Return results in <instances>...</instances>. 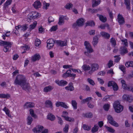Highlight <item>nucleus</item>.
I'll return each instance as SVG.
<instances>
[{"label":"nucleus","mask_w":133,"mask_h":133,"mask_svg":"<svg viewBox=\"0 0 133 133\" xmlns=\"http://www.w3.org/2000/svg\"><path fill=\"white\" fill-rule=\"evenodd\" d=\"M14 84L20 85L23 89L25 90H29L30 87L26 79L24 76L21 75H17L14 81Z\"/></svg>","instance_id":"nucleus-1"},{"label":"nucleus","mask_w":133,"mask_h":133,"mask_svg":"<svg viewBox=\"0 0 133 133\" xmlns=\"http://www.w3.org/2000/svg\"><path fill=\"white\" fill-rule=\"evenodd\" d=\"M12 44V42L0 40V45L4 47L3 50L5 52L9 51V48H11Z\"/></svg>","instance_id":"nucleus-2"},{"label":"nucleus","mask_w":133,"mask_h":133,"mask_svg":"<svg viewBox=\"0 0 133 133\" xmlns=\"http://www.w3.org/2000/svg\"><path fill=\"white\" fill-rule=\"evenodd\" d=\"M113 106L116 112L117 113L121 112L123 110V106L120 104L119 102L118 101H115L113 104Z\"/></svg>","instance_id":"nucleus-3"},{"label":"nucleus","mask_w":133,"mask_h":133,"mask_svg":"<svg viewBox=\"0 0 133 133\" xmlns=\"http://www.w3.org/2000/svg\"><path fill=\"white\" fill-rule=\"evenodd\" d=\"M84 45L85 48L87 50V51H85L84 54L87 56H89V54H90L93 51L90 44L88 42L85 41L84 42Z\"/></svg>","instance_id":"nucleus-4"},{"label":"nucleus","mask_w":133,"mask_h":133,"mask_svg":"<svg viewBox=\"0 0 133 133\" xmlns=\"http://www.w3.org/2000/svg\"><path fill=\"white\" fill-rule=\"evenodd\" d=\"M107 119L111 125L116 127H119L118 124L114 120L111 116L108 115V116Z\"/></svg>","instance_id":"nucleus-5"},{"label":"nucleus","mask_w":133,"mask_h":133,"mask_svg":"<svg viewBox=\"0 0 133 133\" xmlns=\"http://www.w3.org/2000/svg\"><path fill=\"white\" fill-rule=\"evenodd\" d=\"M56 43V41H55L52 39H50L47 41V47L49 49H51L54 46V44Z\"/></svg>","instance_id":"nucleus-6"},{"label":"nucleus","mask_w":133,"mask_h":133,"mask_svg":"<svg viewBox=\"0 0 133 133\" xmlns=\"http://www.w3.org/2000/svg\"><path fill=\"white\" fill-rule=\"evenodd\" d=\"M123 99L129 102H131L133 101V97L131 95L124 94L122 97Z\"/></svg>","instance_id":"nucleus-7"},{"label":"nucleus","mask_w":133,"mask_h":133,"mask_svg":"<svg viewBox=\"0 0 133 133\" xmlns=\"http://www.w3.org/2000/svg\"><path fill=\"white\" fill-rule=\"evenodd\" d=\"M29 17L32 19H35L40 16V14L37 12H32L30 13L28 15Z\"/></svg>","instance_id":"nucleus-8"},{"label":"nucleus","mask_w":133,"mask_h":133,"mask_svg":"<svg viewBox=\"0 0 133 133\" xmlns=\"http://www.w3.org/2000/svg\"><path fill=\"white\" fill-rule=\"evenodd\" d=\"M55 105L57 107L61 106L65 109L68 108V107L65 104V103L59 101L56 102L55 103Z\"/></svg>","instance_id":"nucleus-9"},{"label":"nucleus","mask_w":133,"mask_h":133,"mask_svg":"<svg viewBox=\"0 0 133 133\" xmlns=\"http://www.w3.org/2000/svg\"><path fill=\"white\" fill-rule=\"evenodd\" d=\"M117 19L118 22L120 25H122L124 23L125 21L124 18L120 14H119L118 15Z\"/></svg>","instance_id":"nucleus-10"},{"label":"nucleus","mask_w":133,"mask_h":133,"mask_svg":"<svg viewBox=\"0 0 133 133\" xmlns=\"http://www.w3.org/2000/svg\"><path fill=\"white\" fill-rule=\"evenodd\" d=\"M55 82L58 85L60 86H63L67 84L68 83L65 81L61 80L59 81L58 80H56Z\"/></svg>","instance_id":"nucleus-11"},{"label":"nucleus","mask_w":133,"mask_h":133,"mask_svg":"<svg viewBox=\"0 0 133 133\" xmlns=\"http://www.w3.org/2000/svg\"><path fill=\"white\" fill-rule=\"evenodd\" d=\"M43 127L41 125H38L34 128L32 130L35 133L39 132L42 131L43 129Z\"/></svg>","instance_id":"nucleus-12"},{"label":"nucleus","mask_w":133,"mask_h":133,"mask_svg":"<svg viewBox=\"0 0 133 133\" xmlns=\"http://www.w3.org/2000/svg\"><path fill=\"white\" fill-rule=\"evenodd\" d=\"M120 54L123 55H124L125 54L128 52L127 48L125 46L121 47L119 50Z\"/></svg>","instance_id":"nucleus-13"},{"label":"nucleus","mask_w":133,"mask_h":133,"mask_svg":"<svg viewBox=\"0 0 133 133\" xmlns=\"http://www.w3.org/2000/svg\"><path fill=\"white\" fill-rule=\"evenodd\" d=\"M84 22V19L83 18H81L76 21V23L77 24L78 26H82L83 25Z\"/></svg>","instance_id":"nucleus-14"},{"label":"nucleus","mask_w":133,"mask_h":133,"mask_svg":"<svg viewBox=\"0 0 133 133\" xmlns=\"http://www.w3.org/2000/svg\"><path fill=\"white\" fill-rule=\"evenodd\" d=\"M91 67V69L90 71H94L97 70L99 68L98 64L96 63L92 64Z\"/></svg>","instance_id":"nucleus-15"},{"label":"nucleus","mask_w":133,"mask_h":133,"mask_svg":"<svg viewBox=\"0 0 133 133\" xmlns=\"http://www.w3.org/2000/svg\"><path fill=\"white\" fill-rule=\"evenodd\" d=\"M34 104L31 102H26L24 105V107L25 108H32L34 106Z\"/></svg>","instance_id":"nucleus-16"},{"label":"nucleus","mask_w":133,"mask_h":133,"mask_svg":"<svg viewBox=\"0 0 133 133\" xmlns=\"http://www.w3.org/2000/svg\"><path fill=\"white\" fill-rule=\"evenodd\" d=\"M56 43L58 45L61 46H66L67 45L66 41H56Z\"/></svg>","instance_id":"nucleus-17"},{"label":"nucleus","mask_w":133,"mask_h":133,"mask_svg":"<svg viewBox=\"0 0 133 133\" xmlns=\"http://www.w3.org/2000/svg\"><path fill=\"white\" fill-rule=\"evenodd\" d=\"M65 89L66 90H70V91H72L74 89V88L73 87V84L72 83H70L68 86L65 87Z\"/></svg>","instance_id":"nucleus-18"},{"label":"nucleus","mask_w":133,"mask_h":133,"mask_svg":"<svg viewBox=\"0 0 133 133\" xmlns=\"http://www.w3.org/2000/svg\"><path fill=\"white\" fill-rule=\"evenodd\" d=\"M64 16L63 15L59 16V21L58 23V24L59 25H61L63 24L64 22Z\"/></svg>","instance_id":"nucleus-19"},{"label":"nucleus","mask_w":133,"mask_h":133,"mask_svg":"<svg viewBox=\"0 0 133 133\" xmlns=\"http://www.w3.org/2000/svg\"><path fill=\"white\" fill-rule=\"evenodd\" d=\"M100 34L103 37L107 39H109L110 36L109 34L105 32H101Z\"/></svg>","instance_id":"nucleus-20"},{"label":"nucleus","mask_w":133,"mask_h":133,"mask_svg":"<svg viewBox=\"0 0 133 133\" xmlns=\"http://www.w3.org/2000/svg\"><path fill=\"white\" fill-rule=\"evenodd\" d=\"M45 104L46 105H48L49 107L50 108L51 110L53 109V107L52 105V103L49 100L46 101L45 102Z\"/></svg>","instance_id":"nucleus-21"},{"label":"nucleus","mask_w":133,"mask_h":133,"mask_svg":"<svg viewBox=\"0 0 133 133\" xmlns=\"http://www.w3.org/2000/svg\"><path fill=\"white\" fill-rule=\"evenodd\" d=\"M97 15L99 18L100 20L103 22H105L107 21V18L105 17H104L103 15L97 14Z\"/></svg>","instance_id":"nucleus-22"},{"label":"nucleus","mask_w":133,"mask_h":133,"mask_svg":"<svg viewBox=\"0 0 133 133\" xmlns=\"http://www.w3.org/2000/svg\"><path fill=\"white\" fill-rule=\"evenodd\" d=\"M100 3V0H92V7L97 6Z\"/></svg>","instance_id":"nucleus-23"},{"label":"nucleus","mask_w":133,"mask_h":133,"mask_svg":"<svg viewBox=\"0 0 133 133\" xmlns=\"http://www.w3.org/2000/svg\"><path fill=\"white\" fill-rule=\"evenodd\" d=\"M33 5L35 8L38 9L41 7V3L39 1H37L34 2Z\"/></svg>","instance_id":"nucleus-24"},{"label":"nucleus","mask_w":133,"mask_h":133,"mask_svg":"<svg viewBox=\"0 0 133 133\" xmlns=\"http://www.w3.org/2000/svg\"><path fill=\"white\" fill-rule=\"evenodd\" d=\"M53 89L52 87L51 86H49L45 87L44 89V91L45 92H48L50 91Z\"/></svg>","instance_id":"nucleus-25"},{"label":"nucleus","mask_w":133,"mask_h":133,"mask_svg":"<svg viewBox=\"0 0 133 133\" xmlns=\"http://www.w3.org/2000/svg\"><path fill=\"white\" fill-rule=\"evenodd\" d=\"M40 58V56L39 54H36L32 57V59L33 61H35L38 60Z\"/></svg>","instance_id":"nucleus-26"},{"label":"nucleus","mask_w":133,"mask_h":133,"mask_svg":"<svg viewBox=\"0 0 133 133\" xmlns=\"http://www.w3.org/2000/svg\"><path fill=\"white\" fill-rule=\"evenodd\" d=\"M121 82L122 85V88L124 89L128 90V88L129 87H127V85L125 81L123 80H122L121 81Z\"/></svg>","instance_id":"nucleus-27"},{"label":"nucleus","mask_w":133,"mask_h":133,"mask_svg":"<svg viewBox=\"0 0 133 133\" xmlns=\"http://www.w3.org/2000/svg\"><path fill=\"white\" fill-rule=\"evenodd\" d=\"M10 97V95L9 94H0V98H9Z\"/></svg>","instance_id":"nucleus-28"},{"label":"nucleus","mask_w":133,"mask_h":133,"mask_svg":"<svg viewBox=\"0 0 133 133\" xmlns=\"http://www.w3.org/2000/svg\"><path fill=\"white\" fill-rule=\"evenodd\" d=\"M92 99L91 97H88L85 99H83L81 101V103H82L84 104L86 102H90V101Z\"/></svg>","instance_id":"nucleus-29"},{"label":"nucleus","mask_w":133,"mask_h":133,"mask_svg":"<svg viewBox=\"0 0 133 133\" xmlns=\"http://www.w3.org/2000/svg\"><path fill=\"white\" fill-rule=\"evenodd\" d=\"M12 2V0H7L4 5V8L5 9L10 5Z\"/></svg>","instance_id":"nucleus-30"},{"label":"nucleus","mask_w":133,"mask_h":133,"mask_svg":"<svg viewBox=\"0 0 133 133\" xmlns=\"http://www.w3.org/2000/svg\"><path fill=\"white\" fill-rule=\"evenodd\" d=\"M33 120V119L32 117L30 116H28L27 119V124L28 125H31Z\"/></svg>","instance_id":"nucleus-31"},{"label":"nucleus","mask_w":133,"mask_h":133,"mask_svg":"<svg viewBox=\"0 0 133 133\" xmlns=\"http://www.w3.org/2000/svg\"><path fill=\"white\" fill-rule=\"evenodd\" d=\"M124 3L126 6L127 9L128 10H130L131 8L130 6V1L129 0H125Z\"/></svg>","instance_id":"nucleus-32"},{"label":"nucleus","mask_w":133,"mask_h":133,"mask_svg":"<svg viewBox=\"0 0 133 133\" xmlns=\"http://www.w3.org/2000/svg\"><path fill=\"white\" fill-rule=\"evenodd\" d=\"M62 116L63 117L65 120L71 122L73 121H74V119L73 118H70L68 116L64 115H62Z\"/></svg>","instance_id":"nucleus-33"},{"label":"nucleus","mask_w":133,"mask_h":133,"mask_svg":"<svg viewBox=\"0 0 133 133\" xmlns=\"http://www.w3.org/2000/svg\"><path fill=\"white\" fill-rule=\"evenodd\" d=\"M125 65L127 67L130 66L133 68V61H129L126 62Z\"/></svg>","instance_id":"nucleus-34"},{"label":"nucleus","mask_w":133,"mask_h":133,"mask_svg":"<svg viewBox=\"0 0 133 133\" xmlns=\"http://www.w3.org/2000/svg\"><path fill=\"white\" fill-rule=\"evenodd\" d=\"M48 118L51 121H53L55 119V117L52 114H49L48 116Z\"/></svg>","instance_id":"nucleus-35"},{"label":"nucleus","mask_w":133,"mask_h":133,"mask_svg":"<svg viewBox=\"0 0 133 133\" xmlns=\"http://www.w3.org/2000/svg\"><path fill=\"white\" fill-rule=\"evenodd\" d=\"M71 104L74 109H77V103L75 100H72L71 101Z\"/></svg>","instance_id":"nucleus-36"},{"label":"nucleus","mask_w":133,"mask_h":133,"mask_svg":"<svg viewBox=\"0 0 133 133\" xmlns=\"http://www.w3.org/2000/svg\"><path fill=\"white\" fill-rule=\"evenodd\" d=\"M83 116L84 117L90 118L92 117V113L90 112L86 114H83Z\"/></svg>","instance_id":"nucleus-37"},{"label":"nucleus","mask_w":133,"mask_h":133,"mask_svg":"<svg viewBox=\"0 0 133 133\" xmlns=\"http://www.w3.org/2000/svg\"><path fill=\"white\" fill-rule=\"evenodd\" d=\"M10 31H9L6 32L5 34L3 35L2 36L3 39L5 40L6 39L5 37H8L10 36Z\"/></svg>","instance_id":"nucleus-38"},{"label":"nucleus","mask_w":133,"mask_h":133,"mask_svg":"<svg viewBox=\"0 0 133 133\" xmlns=\"http://www.w3.org/2000/svg\"><path fill=\"white\" fill-rule=\"evenodd\" d=\"M82 68L85 71L88 70L90 69V67L89 65H84L82 67Z\"/></svg>","instance_id":"nucleus-39"},{"label":"nucleus","mask_w":133,"mask_h":133,"mask_svg":"<svg viewBox=\"0 0 133 133\" xmlns=\"http://www.w3.org/2000/svg\"><path fill=\"white\" fill-rule=\"evenodd\" d=\"M99 127L98 126L96 125H94V127L92 128L91 131L92 133H94L98 131Z\"/></svg>","instance_id":"nucleus-40"},{"label":"nucleus","mask_w":133,"mask_h":133,"mask_svg":"<svg viewBox=\"0 0 133 133\" xmlns=\"http://www.w3.org/2000/svg\"><path fill=\"white\" fill-rule=\"evenodd\" d=\"M95 25L94 22L93 21H91L87 22L86 23V25L88 26H94Z\"/></svg>","instance_id":"nucleus-41"},{"label":"nucleus","mask_w":133,"mask_h":133,"mask_svg":"<svg viewBox=\"0 0 133 133\" xmlns=\"http://www.w3.org/2000/svg\"><path fill=\"white\" fill-rule=\"evenodd\" d=\"M37 24V22L36 21H35L31 25H30V28L32 30L34 29L36 26Z\"/></svg>","instance_id":"nucleus-42"},{"label":"nucleus","mask_w":133,"mask_h":133,"mask_svg":"<svg viewBox=\"0 0 133 133\" xmlns=\"http://www.w3.org/2000/svg\"><path fill=\"white\" fill-rule=\"evenodd\" d=\"M3 110L5 112L6 114L8 115V116L10 117L11 116L10 114V111L6 107H5L3 109Z\"/></svg>","instance_id":"nucleus-43"},{"label":"nucleus","mask_w":133,"mask_h":133,"mask_svg":"<svg viewBox=\"0 0 133 133\" xmlns=\"http://www.w3.org/2000/svg\"><path fill=\"white\" fill-rule=\"evenodd\" d=\"M98 37L97 36H96L94 37L93 44L94 46L96 45L97 44V43H98Z\"/></svg>","instance_id":"nucleus-44"},{"label":"nucleus","mask_w":133,"mask_h":133,"mask_svg":"<svg viewBox=\"0 0 133 133\" xmlns=\"http://www.w3.org/2000/svg\"><path fill=\"white\" fill-rule=\"evenodd\" d=\"M41 43V41L40 40L38 39H36L35 40V45L36 46H38Z\"/></svg>","instance_id":"nucleus-45"},{"label":"nucleus","mask_w":133,"mask_h":133,"mask_svg":"<svg viewBox=\"0 0 133 133\" xmlns=\"http://www.w3.org/2000/svg\"><path fill=\"white\" fill-rule=\"evenodd\" d=\"M105 127L106 129H107V130L110 132L113 133L115 131V130L111 128L106 126H105Z\"/></svg>","instance_id":"nucleus-46"},{"label":"nucleus","mask_w":133,"mask_h":133,"mask_svg":"<svg viewBox=\"0 0 133 133\" xmlns=\"http://www.w3.org/2000/svg\"><path fill=\"white\" fill-rule=\"evenodd\" d=\"M87 81L90 84L92 85L93 86L95 84V83L94 81L90 78H88L87 79Z\"/></svg>","instance_id":"nucleus-47"},{"label":"nucleus","mask_w":133,"mask_h":133,"mask_svg":"<svg viewBox=\"0 0 133 133\" xmlns=\"http://www.w3.org/2000/svg\"><path fill=\"white\" fill-rule=\"evenodd\" d=\"M110 42L112 45L114 46H115L116 44V41L114 38H112L111 39Z\"/></svg>","instance_id":"nucleus-48"},{"label":"nucleus","mask_w":133,"mask_h":133,"mask_svg":"<svg viewBox=\"0 0 133 133\" xmlns=\"http://www.w3.org/2000/svg\"><path fill=\"white\" fill-rule=\"evenodd\" d=\"M83 128L85 130H87L88 131L91 128V127H90L88 125H86L84 124L83 125Z\"/></svg>","instance_id":"nucleus-49"},{"label":"nucleus","mask_w":133,"mask_h":133,"mask_svg":"<svg viewBox=\"0 0 133 133\" xmlns=\"http://www.w3.org/2000/svg\"><path fill=\"white\" fill-rule=\"evenodd\" d=\"M43 4V8L46 10L48 8L50 5L49 3H46L45 2H44Z\"/></svg>","instance_id":"nucleus-50"},{"label":"nucleus","mask_w":133,"mask_h":133,"mask_svg":"<svg viewBox=\"0 0 133 133\" xmlns=\"http://www.w3.org/2000/svg\"><path fill=\"white\" fill-rule=\"evenodd\" d=\"M30 114L32 117H34L35 118H36V115L34 114V111L33 109H30Z\"/></svg>","instance_id":"nucleus-51"},{"label":"nucleus","mask_w":133,"mask_h":133,"mask_svg":"<svg viewBox=\"0 0 133 133\" xmlns=\"http://www.w3.org/2000/svg\"><path fill=\"white\" fill-rule=\"evenodd\" d=\"M121 41L122 42V44L123 45H125V46H128V42L127 40L126 39H122L121 40Z\"/></svg>","instance_id":"nucleus-52"},{"label":"nucleus","mask_w":133,"mask_h":133,"mask_svg":"<svg viewBox=\"0 0 133 133\" xmlns=\"http://www.w3.org/2000/svg\"><path fill=\"white\" fill-rule=\"evenodd\" d=\"M73 6V5L71 3H67L65 6V8L68 9H70V8H72Z\"/></svg>","instance_id":"nucleus-53"},{"label":"nucleus","mask_w":133,"mask_h":133,"mask_svg":"<svg viewBox=\"0 0 133 133\" xmlns=\"http://www.w3.org/2000/svg\"><path fill=\"white\" fill-rule=\"evenodd\" d=\"M69 128V126L67 124H66L64 128L63 129L64 132L65 133H67L68 131Z\"/></svg>","instance_id":"nucleus-54"},{"label":"nucleus","mask_w":133,"mask_h":133,"mask_svg":"<svg viewBox=\"0 0 133 133\" xmlns=\"http://www.w3.org/2000/svg\"><path fill=\"white\" fill-rule=\"evenodd\" d=\"M115 82L113 81H109L108 83V86L110 87L114 85L115 84Z\"/></svg>","instance_id":"nucleus-55"},{"label":"nucleus","mask_w":133,"mask_h":133,"mask_svg":"<svg viewBox=\"0 0 133 133\" xmlns=\"http://www.w3.org/2000/svg\"><path fill=\"white\" fill-rule=\"evenodd\" d=\"M113 65V61L111 60H110L109 61L108 63V65L109 68H110Z\"/></svg>","instance_id":"nucleus-56"},{"label":"nucleus","mask_w":133,"mask_h":133,"mask_svg":"<svg viewBox=\"0 0 133 133\" xmlns=\"http://www.w3.org/2000/svg\"><path fill=\"white\" fill-rule=\"evenodd\" d=\"M110 105L108 104H106L103 106V108L105 110L108 111Z\"/></svg>","instance_id":"nucleus-57"},{"label":"nucleus","mask_w":133,"mask_h":133,"mask_svg":"<svg viewBox=\"0 0 133 133\" xmlns=\"http://www.w3.org/2000/svg\"><path fill=\"white\" fill-rule=\"evenodd\" d=\"M119 68L122 71L123 73L125 72V67L124 65H121L119 66Z\"/></svg>","instance_id":"nucleus-58"},{"label":"nucleus","mask_w":133,"mask_h":133,"mask_svg":"<svg viewBox=\"0 0 133 133\" xmlns=\"http://www.w3.org/2000/svg\"><path fill=\"white\" fill-rule=\"evenodd\" d=\"M87 105L89 108L91 109L93 108L95 106L94 104L91 103L90 102H88V103Z\"/></svg>","instance_id":"nucleus-59"},{"label":"nucleus","mask_w":133,"mask_h":133,"mask_svg":"<svg viewBox=\"0 0 133 133\" xmlns=\"http://www.w3.org/2000/svg\"><path fill=\"white\" fill-rule=\"evenodd\" d=\"M88 11H89L91 12L92 13H94V12H97L99 10V9H97L95 10L94 9H89L88 10Z\"/></svg>","instance_id":"nucleus-60"},{"label":"nucleus","mask_w":133,"mask_h":133,"mask_svg":"<svg viewBox=\"0 0 133 133\" xmlns=\"http://www.w3.org/2000/svg\"><path fill=\"white\" fill-rule=\"evenodd\" d=\"M57 28V25L54 26H52L50 30L51 31H55L56 30Z\"/></svg>","instance_id":"nucleus-61"},{"label":"nucleus","mask_w":133,"mask_h":133,"mask_svg":"<svg viewBox=\"0 0 133 133\" xmlns=\"http://www.w3.org/2000/svg\"><path fill=\"white\" fill-rule=\"evenodd\" d=\"M113 89L115 91H117L118 89V87L117 84L115 83L112 87Z\"/></svg>","instance_id":"nucleus-62"},{"label":"nucleus","mask_w":133,"mask_h":133,"mask_svg":"<svg viewBox=\"0 0 133 133\" xmlns=\"http://www.w3.org/2000/svg\"><path fill=\"white\" fill-rule=\"evenodd\" d=\"M114 57L116 58L115 59V62L116 63L118 62L121 59V58L118 56H115Z\"/></svg>","instance_id":"nucleus-63"},{"label":"nucleus","mask_w":133,"mask_h":133,"mask_svg":"<svg viewBox=\"0 0 133 133\" xmlns=\"http://www.w3.org/2000/svg\"><path fill=\"white\" fill-rule=\"evenodd\" d=\"M21 28H22V30L23 31H25L28 28L27 26L26 25H24L22 26Z\"/></svg>","instance_id":"nucleus-64"}]
</instances>
